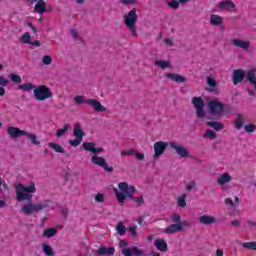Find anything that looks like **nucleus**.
<instances>
[{
  "label": "nucleus",
  "instance_id": "nucleus-1",
  "mask_svg": "<svg viewBox=\"0 0 256 256\" xmlns=\"http://www.w3.org/2000/svg\"><path fill=\"white\" fill-rule=\"evenodd\" d=\"M243 79H246L247 83L250 85H253L255 90H251L248 88V95L250 97H255L256 95V69H250L246 73L243 69H236L233 72V79L232 83L233 85H239L243 81Z\"/></svg>",
  "mask_w": 256,
  "mask_h": 256
},
{
  "label": "nucleus",
  "instance_id": "nucleus-2",
  "mask_svg": "<svg viewBox=\"0 0 256 256\" xmlns=\"http://www.w3.org/2000/svg\"><path fill=\"white\" fill-rule=\"evenodd\" d=\"M33 193H37L35 182H31L29 186H24L21 183L16 185V199L19 203L31 201L33 199Z\"/></svg>",
  "mask_w": 256,
  "mask_h": 256
},
{
  "label": "nucleus",
  "instance_id": "nucleus-3",
  "mask_svg": "<svg viewBox=\"0 0 256 256\" xmlns=\"http://www.w3.org/2000/svg\"><path fill=\"white\" fill-rule=\"evenodd\" d=\"M139 16L137 15V8H132L124 16V25L129 29L132 37H137V21Z\"/></svg>",
  "mask_w": 256,
  "mask_h": 256
},
{
  "label": "nucleus",
  "instance_id": "nucleus-4",
  "mask_svg": "<svg viewBox=\"0 0 256 256\" xmlns=\"http://www.w3.org/2000/svg\"><path fill=\"white\" fill-rule=\"evenodd\" d=\"M49 200L44 201V203H32L28 201L26 205L21 207V211L24 215H33V213H38V211H43V209H47L49 207Z\"/></svg>",
  "mask_w": 256,
  "mask_h": 256
},
{
  "label": "nucleus",
  "instance_id": "nucleus-5",
  "mask_svg": "<svg viewBox=\"0 0 256 256\" xmlns=\"http://www.w3.org/2000/svg\"><path fill=\"white\" fill-rule=\"evenodd\" d=\"M34 97L36 101H47V99L53 97V92H51V88L46 85H38L34 89Z\"/></svg>",
  "mask_w": 256,
  "mask_h": 256
},
{
  "label": "nucleus",
  "instance_id": "nucleus-6",
  "mask_svg": "<svg viewBox=\"0 0 256 256\" xmlns=\"http://www.w3.org/2000/svg\"><path fill=\"white\" fill-rule=\"evenodd\" d=\"M91 163L92 165H97V167H102V169H104V171L107 173H113V171H115L113 166H109L107 159L103 158L102 156H98L97 154L91 156Z\"/></svg>",
  "mask_w": 256,
  "mask_h": 256
},
{
  "label": "nucleus",
  "instance_id": "nucleus-7",
  "mask_svg": "<svg viewBox=\"0 0 256 256\" xmlns=\"http://www.w3.org/2000/svg\"><path fill=\"white\" fill-rule=\"evenodd\" d=\"M192 105L196 109V115L199 119L205 118V101L201 97H193Z\"/></svg>",
  "mask_w": 256,
  "mask_h": 256
},
{
  "label": "nucleus",
  "instance_id": "nucleus-8",
  "mask_svg": "<svg viewBox=\"0 0 256 256\" xmlns=\"http://www.w3.org/2000/svg\"><path fill=\"white\" fill-rule=\"evenodd\" d=\"M83 135L85 133L83 132V128H81V124L77 123L74 125V137L76 139L69 140V144L72 145V147H79L83 141Z\"/></svg>",
  "mask_w": 256,
  "mask_h": 256
},
{
  "label": "nucleus",
  "instance_id": "nucleus-9",
  "mask_svg": "<svg viewBox=\"0 0 256 256\" xmlns=\"http://www.w3.org/2000/svg\"><path fill=\"white\" fill-rule=\"evenodd\" d=\"M208 107L210 109L211 115H223V111H225V104L223 102H219L215 99L210 100L208 102Z\"/></svg>",
  "mask_w": 256,
  "mask_h": 256
},
{
  "label": "nucleus",
  "instance_id": "nucleus-10",
  "mask_svg": "<svg viewBox=\"0 0 256 256\" xmlns=\"http://www.w3.org/2000/svg\"><path fill=\"white\" fill-rule=\"evenodd\" d=\"M170 148L174 149V151H176L177 155H179V157H182V159H187L189 157H191V155H189V150H187V148L181 146V144H179L178 142H170Z\"/></svg>",
  "mask_w": 256,
  "mask_h": 256
},
{
  "label": "nucleus",
  "instance_id": "nucleus-11",
  "mask_svg": "<svg viewBox=\"0 0 256 256\" xmlns=\"http://www.w3.org/2000/svg\"><path fill=\"white\" fill-rule=\"evenodd\" d=\"M7 133L11 139H18V137H23L27 135V131L21 130L19 127L9 126L7 128Z\"/></svg>",
  "mask_w": 256,
  "mask_h": 256
},
{
  "label": "nucleus",
  "instance_id": "nucleus-12",
  "mask_svg": "<svg viewBox=\"0 0 256 256\" xmlns=\"http://www.w3.org/2000/svg\"><path fill=\"white\" fill-rule=\"evenodd\" d=\"M86 103L88 107H92V109L96 113H103L104 111H107V108H105V106H102L101 102L97 99L90 98Z\"/></svg>",
  "mask_w": 256,
  "mask_h": 256
},
{
  "label": "nucleus",
  "instance_id": "nucleus-13",
  "mask_svg": "<svg viewBox=\"0 0 256 256\" xmlns=\"http://www.w3.org/2000/svg\"><path fill=\"white\" fill-rule=\"evenodd\" d=\"M168 143L164 141H158L154 144V157H161L168 147Z\"/></svg>",
  "mask_w": 256,
  "mask_h": 256
},
{
  "label": "nucleus",
  "instance_id": "nucleus-14",
  "mask_svg": "<svg viewBox=\"0 0 256 256\" xmlns=\"http://www.w3.org/2000/svg\"><path fill=\"white\" fill-rule=\"evenodd\" d=\"M219 11H231L233 9L237 8V5H235V2L232 0H224L218 3Z\"/></svg>",
  "mask_w": 256,
  "mask_h": 256
},
{
  "label": "nucleus",
  "instance_id": "nucleus-15",
  "mask_svg": "<svg viewBox=\"0 0 256 256\" xmlns=\"http://www.w3.org/2000/svg\"><path fill=\"white\" fill-rule=\"evenodd\" d=\"M122 255L124 256H143L145 255V252L143 250H139V248H137V246H133L131 248H125L124 250H122Z\"/></svg>",
  "mask_w": 256,
  "mask_h": 256
},
{
  "label": "nucleus",
  "instance_id": "nucleus-16",
  "mask_svg": "<svg viewBox=\"0 0 256 256\" xmlns=\"http://www.w3.org/2000/svg\"><path fill=\"white\" fill-rule=\"evenodd\" d=\"M232 44L234 47H239L244 51H249V47H251L250 41H245L243 39H237V38L232 39Z\"/></svg>",
  "mask_w": 256,
  "mask_h": 256
},
{
  "label": "nucleus",
  "instance_id": "nucleus-17",
  "mask_svg": "<svg viewBox=\"0 0 256 256\" xmlns=\"http://www.w3.org/2000/svg\"><path fill=\"white\" fill-rule=\"evenodd\" d=\"M201 225H213L217 223V218L215 216L204 214L198 218Z\"/></svg>",
  "mask_w": 256,
  "mask_h": 256
},
{
  "label": "nucleus",
  "instance_id": "nucleus-18",
  "mask_svg": "<svg viewBox=\"0 0 256 256\" xmlns=\"http://www.w3.org/2000/svg\"><path fill=\"white\" fill-rule=\"evenodd\" d=\"M165 77L166 79L174 81V83H187V77L181 76L180 74L166 73Z\"/></svg>",
  "mask_w": 256,
  "mask_h": 256
},
{
  "label": "nucleus",
  "instance_id": "nucleus-19",
  "mask_svg": "<svg viewBox=\"0 0 256 256\" xmlns=\"http://www.w3.org/2000/svg\"><path fill=\"white\" fill-rule=\"evenodd\" d=\"M154 245L158 251H162V253H165L167 249H169V246L167 245V241H165L163 238L156 239L154 242Z\"/></svg>",
  "mask_w": 256,
  "mask_h": 256
},
{
  "label": "nucleus",
  "instance_id": "nucleus-20",
  "mask_svg": "<svg viewBox=\"0 0 256 256\" xmlns=\"http://www.w3.org/2000/svg\"><path fill=\"white\" fill-rule=\"evenodd\" d=\"M35 13H39L40 15H43V13H47V3H45V0L38 1L34 6Z\"/></svg>",
  "mask_w": 256,
  "mask_h": 256
},
{
  "label": "nucleus",
  "instance_id": "nucleus-21",
  "mask_svg": "<svg viewBox=\"0 0 256 256\" xmlns=\"http://www.w3.org/2000/svg\"><path fill=\"white\" fill-rule=\"evenodd\" d=\"M98 255L100 256H114L115 255V248L113 247H105V246H101L98 251H97Z\"/></svg>",
  "mask_w": 256,
  "mask_h": 256
},
{
  "label": "nucleus",
  "instance_id": "nucleus-22",
  "mask_svg": "<svg viewBox=\"0 0 256 256\" xmlns=\"http://www.w3.org/2000/svg\"><path fill=\"white\" fill-rule=\"evenodd\" d=\"M177 231H183V225L179 224V223H176V224H172L170 226H168L166 229H165V233L167 235H173V233H177Z\"/></svg>",
  "mask_w": 256,
  "mask_h": 256
},
{
  "label": "nucleus",
  "instance_id": "nucleus-23",
  "mask_svg": "<svg viewBox=\"0 0 256 256\" xmlns=\"http://www.w3.org/2000/svg\"><path fill=\"white\" fill-rule=\"evenodd\" d=\"M245 123V117L243 114H237V117L234 121V127L237 129V131H240V129H243V125Z\"/></svg>",
  "mask_w": 256,
  "mask_h": 256
},
{
  "label": "nucleus",
  "instance_id": "nucleus-24",
  "mask_svg": "<svg viewBox=\"0 0 256 256\" xmlns=\"http://www.w3.org/2000/svg\"><path fill=\"white\" fill-rule=\"evenodd\" d=\"M210 23L214 27H219V25H223V18L217 14H212L210 16Z\"/></svg>",
  "mask_w": 256,
  "mask_h": 256
},
{
  "label": "nucleus",
  "instance_id": "nucleus-25",
  "mask_svg": "<svg viewBox=\"0 0 256 256\" xmlns=\"http://www.w3.org/2000/svg\"><path fill=\"white\" fill-rule=\"evenodd\" d=\"M206 125L208 127H212V129L215 131H223V128L225 127L223 123L217 121H207Z\"/></svg>",
  "mask_w": 256,
  "mask_h": 256
},
{
  "label": "nucleus",
  "instance_id": "nucleus-26",
  "mask_svg": "<svg viewBox=\"0 0 256 256\" xmlns=\"http://www.w3.org/2000/svg\"><path fill=\"white\" fill-rule=\"evenodd\" d=\"M231 179L232 177L229 173H224L217 179V183L218 185H225V183H230Z\"/></svg>",
  "mask_w": 256,
  "mask_h": 256
},
{
  "label": "nucleus",
  "instance_id": "nucleus-27",
  "mask_svg": "<svg viewBox=\"0 0 256 256\" xmlns=\"http://www.w3.org/2000/svg\"><path fill=\"white\" fill-rule=\"evenodd\" d=\"M207 85H209L210 89L208 90L210 93H214L217 91V81L213 77L207 78Z\"/></svg>",
  "mask_w": 256,
  "mask_h": 256
},
{
  "label": "nucleus",
  "instance_id": "nucleus-28",
  "mask_svg": "<svg viewBox=\"0 0 256 256\" xmlns=\"http://www.w3.org/2000/svg\"><path fill=\"white\" fill-rule=\"evenodd\" d=\"M48 147H50V149H53L55 153H65V149H63V146L59 145L58 143L50 142L48 144Z\"/></svg>",
  "mask_w": 256,
  "mask_h": 256
},
{
  "label": "nucleus",
  "instance_id": "nucleus-29",
  "mask_svg": "<svg viewBox=\"0 0 256 256\" xmlns=\"http://www.w3.org/2000/svg\"><path fill=\"white\" fill-rule=\"evenodd\" d=\"M42 251L46 256H55L53 247H51L49 244H42Z\"/></svg>",
  "mask_w": 256,
  "mask_h": 256
},
{
  "label": "nucleus",
  "instance_id": "nucleus-30",
  "mask_svg": "<svg viewBox=\"0 0 256 256\" xmlns=\"http://www.w3.org/2000/svg\"><path fill=\"white\" fill-rule=\"evenodd\" d=\"M55 235H57V228H48L43 232V237L47 239H51V237H55Z\"/></svg>",
  "mask_w": 256,
  "mask_h": 256
},
{
  "label": "nucleus",
  "instance_id": "nucleus-31",
  "mask_svg": "<svg viewBox=\"0 0 256 256\" xmlns=\"http://www.w3.org/2000/svg\"><path fill=\"white\" fill-rule=\"evenodd\" d=\"M84 150L88 151L89 153H95V142H84L82 144Z\"/></svg>",
  "mask_w": 256,
  "mask_h": 256
},
{
  "label": "nucleus",
  "instance_id": "nucleus-32",
  "mask_svg": "<svg viewBox=\"0 0 256 256\" xmlns=\"http://www.w3.org/2000/svg\"><path fill=\"white\" fill-rule=\"evenodd\" d=\"M36 87L37 86L33 85L32 83H24L18 85V89H20V91H33V89L35 90Z\"/></svg>",
  "mask_w": 256,
  "mask_h": 256
},
{
  "label": "nucleus",
  "instance_id": "nucleus-33",
  "mask_svg": "<svg viewBox=\"0 0 256 256\" xmlns=\"http://www.w3.org/2000/svg\"><path fill=\"white\" fill-rule=\"evenodd\" d=\"M114 193H115L116 199L120 203H125V199H127V194L125 192H119L117 191V189H114Z\"/></svg>",
  "mask_w": 256,
  "mask_h": 256
},
{
  "label": "nucleus",
  "instance_id": "nucleus-34",
  "mask_svg": "<svg viewBox=\"0 0 256 256\" xmlns=\"http://www.w3.org/2000/svg\"><path fill=\"white\" fill-rule=\"evenodd\" d=\"M89 99H85V96L77 95L74 97V102L76 105H87Z\"/></svg>",
  "mask_w": 256,
  "mask_h": 256
},
{
  "label": "nucleus",
  "instance_id": "nucleus-35",
  "mask_svg": "<svg viewBox=\"0 0 256 256\" xmlns=\"http://www.w3.org/2000/svg\"><path fill=\"white\" fill-rule=\"evenodd\" d=\"M187 194H182L181 196L178 197V200H177V204H178V207H187Z\"/></svg>",
  "mask_w": 256,
  "mask_h": 256
},
{
  "label": "nucleus",
  "instance_id": "nucleus-36",
  "mask_svg": "<svg viewBox=\"0 0 256 256\" xmlns=\"http://www.w3.org/2000/svg\"><path fill=\"white\" fill-rule=\"evenodd\" d=\"M154 65H156L157 67H160V69H167L169 67H171V62L169 61H159L157 60Z\"/></svg>",
  "mask_w": 256,
  "mask_h": 256
},
{
  "label": "nucleus",
  "instance_id": "nucleus-37",
  "mask_svg": "<svg viewBox=\"0 0 256 256\" xmlns=\"http://www.w3.org/2000/svg\"><path fill=\"white\" fill-rule=\"evenodd\" d=\"M25 137H28L33 145H41V141L37 140V135L26 132Z\"/></svg>",
  "mask_w": 256,
  "mask_h": 256
},
{
  "label": "nucleus",
  "instance_id": "nucleus-38",
  "mask_svg": "<svg viewBox=\"0 0 256 256\" xmlns=\"http://www.w3.org/2000/svg\"><path fill=\"white\" fill-rule=\"evenodd\" d=\"M242 247L244 249H248L250 251H256V242L253 241V242H244L242 243Z\"/></svg>",
  "mask_w": 256,
  "mask_h": 256
},
{
  "label": "nucleus",
  "instance_id": "nucleus-39",
  "mask_svg": "<svg viewBox=\"0 0 256 256\" xmlns=\"http://www.w3.org/2000/svg\"><path fill=\"white\" fill-rule=\"evenodd\" d=\"M203 137L204 139H217V134L213 130H206Z\"/></svg>",
  "mask_w": 256,
  "mask_h": 256
},
{
  "label": "nucleus",
  "instance_id": "nucleus-40",
  "mask_svg": "<svg viewBox=\"0 0 256 256\" xmlns=\"http://www.w3.org/2000/svg\"><path fill=\"white\" fill-rule=\"evenodd\" d=\"M67 131H69V124L64 125L62 129H58L56 131V137H63Z\"/></svg>",
  "mask_w": 256,
  "mask_h": 256
},
{
  "label": "nucleus",
  "instance_id": "nucleus-41",
  "mask_svg": "<svg viewBox=\"0 0 256 256\" xmlns=\"http://www.w3.org/2000/svg\"><path fill=\"white\" fill-rule=\"evenodd\" d=\"M116 230L119 235H123L127 231V227L123 225V222H119L118 225L116 226Z\"/></svg>",
  "mask_w": 256,
  "mask_h": 256
},
{
  "label": "nucleus",
  "instance_id": "nucleus-42",
  "mask_svg": "<svg viewBox=\"0 0 256 256\" xmlns=\"http://www.w3.org/2000/svg\"><path fill=\"white\" fill-rule=\"evenodd\" d=\"M20 41L22 43H31V34H29V32L24 33L21 38Z\"/></svg>",
  "mask_w": 256,
  "mask_h": 256
},
{
  "label": "nucleus",
  "instance_id": "nucleus-43",
  "mask_svg": "<svg viewBox=\"0 0 256 256\" xmlns=\"http://www.w3.org/2000/svg\"><path fill=\"white\" fill-rule=\"evenodd\" d=\"M136 188L135 186H128V188L126 189V192H124L126 194V196L131 199L133 197V193H135Z\"/></svg>",
  "mask_w": 256,
  "mask_h": 256
},
{
  "label": "nucleus",
  "instance_id": "nucleus-44",
  "mask_svg": "<svg viewBox=\"0 0 256 256\" xmlns=\"http://www.w3.org/2000/svg\"><path fill=\"white\" fill-rule=\"evenodd\" d=\"M179 0H171L170 2H167L168 7H171V9H179Z\"/></svg>",
  "mask_w": 256,
  "mask_h": 256
},
{
  "label": "nucleus",
  "instance_id": "nucleus-45",
  "mask_svg": "<svg viewBox=\"0 0 256 256\" xmlns=\"http://www.w3.org/2000/svg\"><path fill=\"white\" fill-rule=\"evenodd\" d=\"M130 199H132V201H135V203H137V205L139 207H141V205H143L145 203V200L143 199V196H140V197L132 196Z\"/></svg>",
  "mask_w": 256,
  "mask_h": 256
},
{
  "label": "nucleus",
  "instance_id": "nucleus-46",
  "mask_svg": "<svg viewBox=\"0 0 256 256\" xmlns=\"http://www.w3.org/2000/svg\"><path fill=\"white\" fill-rule=\"evenodd\" d=\"M42 63L44 65H51V63H53V58H51V56H49V55H45L42 58Z\"/></svg>",
  "mask_w": 256,
  "mask_h": 256
},
{
  "label": "nucleus",
  "instance_id": "nucleus-47",
  "mask_svg": "<svg viewBox=\"0 0 256 256\" xmlns=\"http://www.w3.org/2000/svg\"><path fill=\"white\" fill-rule=\"evenodd\" d=\"M96 203H104L105 202V195L103 193H98L95 195Z\"/></svg>",
  "mask_w": 256,
  "mask_h": 256
},
{
  "label": "nucleus",
  "instance_id": "nucleus-48",
  "mask_svg": "<svg viewBox=\"0 0 256 256\" xmlns=\"http://www.w3.org/2000/svg\"><path fill=\"white\" fill-rule=\"evenodd\" d=\"M10 79L12 83H21V76L16 74H10Z\"/></svg>",
  "mask_w": 256,
  "mask_h": 256
},
{
  "label": "nucleus",
  "instance_id": "nucleus-49",
  "mask_svg": "<svg viewBox=\"0 0 256 256\" xmlns=\"http://www.w3.org/2000/svg\"><path fill=\"white\" fill-rule=\"evenodd\" d=\"M255 129H256V126L253 124H247L245 126L246 133H253L255 131Z\"/></svg>",
  "mask_w": 256,
  "mask_h": 256
},
{
  "label": "nucleus",
  "instance_id": "nucleus-50",
  "mask_svg": "<svg viewBox=\"0 0 256 256\" xmlns=\"http://www.w3.org/2000/svg\"><path fill=\"white\" fill-rule=\"evenodd\" d=\"M118 187L120 191H122V193H126L127 188L129 187V184H127L126 182H122V183H119Z\"/></svg>",
  "mask_w": 256,
  "mask_h": 256
},
{
  "label": "nucleus",
  "instance_id": "nucleus-51",
  "mask_svg": "<svg viewBox=\"0 0 256 256\" xmlns=\"http://www.w3.org/2000/svg\"><path fill=\"white\" fill-rule=\"evenodd\" d=\"M171 220L173 221V223H179V221H181V215L179 214H173L171 216Z\"/></svg>",
  "mask_w": 256,
  "mask_h": 256
},
{
  "label": "nucleus",
  "instance_id": "nucleus-52",
  "mask_svg": "<svg viewBox=\"0 0 256 256\" xmlns=\"http://www.w3.org/2000/svg\"><path fill=\"white\" fill-rule=\"evenodd\" d=\"M0 85L2 87H7V85H9V80L5 79L3 76H0Z\"/></svg>",
  "mask_w": 256,
  "mask_h": 256
},
{
  "label": "nucleus",
  "instance_id": "nucleus-53",
  "mask_svg": "<svg viewBox=\"0 0 256 256\" xmlns=\"http://www.w3.org/2000/svg\"><path fill=\"white\" fill-rule=\"evenodd\" d=\"M136 159H138V161H143V159H145V154L143 153H139V152H136L134 153Z\"/></svg>",
  "mask_w": 256,
  "mask_h": 256
},
{
  "label": "nucleus",
  "instance_id": "nucleus-54",
  "mask_svg": "<svg viewBox=\"0 0 256 256\" xmlns=\"http://www.w3.org/2000/svg\"><path fill=\"white\" fill-rule=\"evenodd\" d=\"M70 33H71L73 39H79V32H77V30L71 29Z\"/></svg>",
  "mask_w": 256,
  "mask_h": 256
},
{
  "label": "nucleus",
  "instance_id": "nucleus-55",
  "mask_svg": "<svg viewBox=\"0 0 256 256\" xmlns=\"http://www.w3.org/2000/svg\"><path fill=\"white\" fill-rule=\"evenodd\" d=\"M225 205H230V207H235V202H233V199L231 198H226Z\"/></svg>",
  "mask_w": 256,
  "mask_h": 256
},
{
  "label": "nucleus",
  "instance_id": "nucleus-56",
  "mask_svg": "<svg viewBox=\"0 0 256 256\" xmlns=\"http://www.w3.org/2000/svg\"><path fill=\"white\" fill-rule=\"evenodd\" d=\"M135 1L136 0H120V3H122V5H133Z\"/></svg>",
  "mask_w": 256,
  "mask_h": 256
},
{
  "label": "nucleus",
  "instance_id": "nucleus-57",
  "mask_svg": "<svg viewBox=\"0 0 256 256\" xmlns=\"http://www.w3.org/2000/svg\"><path fill=\"white\" fill-rule=\"evenodd\" d=\"M196 185L195 181H191L187 186H186V190L187 191H191Z\"/></svg>",
  "mask_w": 256,
  "mask_h": 256
},
{
  "label": "nucleus",
  "instance_id": "nucleus-58",
  "mask_svg": "<svg viewBox=\"0 0 256 256\" xmlns=\"http://www.w3.org/2000/svg\"><path fill=\"white\" fill-rule=\"evenodd\" d=\"M121 155L123 157H125V155H135V152L133 150H128V151L123 150L121 151Z\"/></svg>",
  "mask_w": 256,
  "mask_h": 256
},
{
  "label": "nucleus",
  "instance_id": "nucleus-59",
  "mask_svg": "<svg viewBox=\"0 0 256 256\" xmlns=\"http://www.w3.org/2000/svg\"><path fill=\"white\" fill-rule=\"evenodd\" d=\"M129 231H130L131 235H133V237H135V235H137V227L136 226L129 227Z\"/></svg>",
  "mask_w": 256,
  "mask_h": 256
},
{
  "label": "nucleus",
  "instance_id": "nucleus-60",
  "mask_svg": "<svg viewBox=\"0 0 256 256\" xmlns=\"http://www.w3.org/2000/svg\"><path fill=\"white\" fill-rule=\"evenodd\" d=\"M30 45H33L34 47H41V41L36 40L34 42H30Z\"/></svg>",
  "mask_w": 256,
  "mask_h": 256
},
{
  "label": "nucleus",
  "instance_id": "nucleus-61",
  "mask_svg": "<svg viewBox=\"0 0 256 256\" xmlns=\"http://www.w3.org/2000/svg\"><path fill=\"white\" fill-rule=\"evenodd\" d=\"M105 151V149H103L102 147L100 148H95V151H94V155H97L99 153H103Z\"/></svg>",
  "mask_w": 256,
  "mask_h": 256
},
{
  "label": "nucleus",
  "instance_id": "nucleus-62",
  "mask_svg": "<svg viewBox=\"0 0 256 256\" xmlns=\"http://www.w3.org/2000/svg\"><path fill=\"white\" fill-rule=\"evenodd\" d=\"M231 225H232L233 227H239V225H241V222H240L239 220H233V221L231 222Z\"/></svg>",
  "mask_w": 256,
  "mask_h": 256
},
{
  "label": "nucleus",
  "instance_id": "nucleus-63",
  "mask_svg": "<svg viewBox=\"0 0 256 256\" xmlns=\"http://www.w3.org/2000/svg\"><path fill=\"white\" fill-rule=\"evenodd\" d=\"M119 247H127V242L125 240H121L119 243Z\"/></svg>",
  "mask_w": 256,
  "mask_h": 256
},
{
  "label": "nucleus",
  "instance_id": "nucleus-64",
  "mask_svg": "<svg viewBox=\"0 0 256 256\" xmlns=\"http://www.w3.org/2000/svg\"><path fill=\"white\" fill-rule=\"evenodd\" d=\"M216 256H223V250L217 249L216 250Z\"/></svg>",
  "mask_w": 256,
  "mask_h": 256
}]
</instances>
